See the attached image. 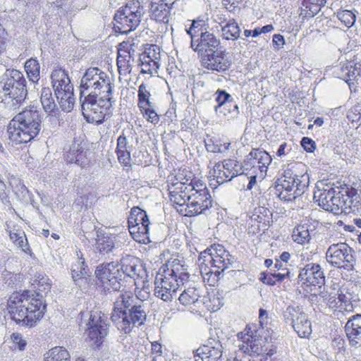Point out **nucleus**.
Segmentation results:
<instances>
[{
    "instance_id": "1",
    "label": "nucleus",
    "mask_w": 361,
    "mask_h": 361,
    "mask_svg": "<svg viewBox=\"0 0 361 361\" xmlns=\"http://www.w3.org/2000/svg\"><path fill=\"white\" fill-rule=\"evenodd\" d=\"M147 314L146 306L140 296L124 292L116 298L111 319L119 331L130 334L135 326L145 323Z\"/></svg>"
},
{
    "instance_id": "2",
    "label": "nucleus",
    "mask_w": 361,
    "mask_h": 361,
    "mask_svg": "<svg viewBox=\"0 0 361 361\" xmlns=\"http://www.w3.org/2000/svg\"><path fill=\"white\" fill-rule=\"evenodd\" d=\"M11 319L23 326H33L44 314L46 304L43 295L27 291L20 296H12L8 301Z\"/></svg>"
},
{
    "instance_id": "3",
    "label": "nucleus",
    "mask_w": 361,
    "mask_h": 361,
    "mask_svg": "<svg viewBox=\"0 0 361 361\" xmlns=\"http://www.w3.org/2000/svg\"><path fill=\"white\" fill-rule=\"evenodd\" d=\"M42 119L40 111L34 105L26 107L16 115L6 130L12 145L27 143L36 137L42 129Z\"/></svg>"
},
{
    "instance_id": "4",
    "label": "nucleus",
    "mask_w": 361,
    "mask_h": 361,
    "mask_svg": "<svg viewBox=\"0 0 361 361\" xmlns=\"http://www.w3.org/2000/svg\"><path fill=\"white\" fill-rule=\"evenodd\" d=\"M145 13V7L139 0L129 1L115 13L114 30L120 34H128L139 26Z\"/></svg>"
},
{
    "instance_id": "5",
    "label": "nucleus",
    "mask_w": 361,
    "mask_h": 361,
    "mask_svg": "<svg viewBox=\"0 0 361 361\" xmlns=\"http://www.w3.org/2000/svg\"><path fill=\"white\" fill-rule=\"evenodd\" d=\"M114 85L110 77L98 68L86 70L80 80V100L85 96L113 93Z\"/></svg>"
},
{
    "instance_id": "6",
    "label": "nucleus",
    "mask_w": 361,
    "mask_h": 361,
    "mask_svg": "<svg viewBox=\"0 0 361 361\" xmlns=\"http://www.w3.org/2000/svg\"><path fill=\"white\" fill-rule=\"evenodd\" d=\"M113 93H105L99 95L85 96L82 103V112L85 118L89 123L101 124L105 119V116L113 105Z\"/></svg>"
},
{
    "instance_id": "7",
    "label": "nucleus",
    "mask_w": 361,
    "mask_h": 361,
    "mask_svg": "<svg viewBox=\"0 0 361 361\" xmlns=\"http://www.w3.org/2000/svg\"><path fill=\"white\" fill-rule=\"evenodd\" d=\"M1 84L6 95L16 106L23 101L27 95L26 80L23 74L16 69L7 70L2 76Z\"/></svg>"
},
{
    "instance_id": "8",
    "label": "nucleus",
    "mask_w": 361,
    "mask_h": 361,
    "mask_svg": "<svg viewBox=\"0 0 361 361\" xmlns=\"http://www.w3.org/2000/svg\"><path fill=\"white\" fill-rule=\"evenodd\" d=\"M354 250L346 243H336L331 245L327 249L326 257L327 262L338 269L347 271L354 269L355 258Z\"/></svg>"
},
{
    "instance_id": "9",
    "label": "nucleus",
    "mask_w": 361,
    "mask_h": 361,
    "mask_svg": "<svg viewBox=\"0 0 361 361\" xmlns=\"http://www.w3.org/2000/svg\"><path fill=\"white\" fill-rule=\"evenodd\" d=\"M188 198V204L184 208L185 216L202 214L212 206V200L209 190L202 183H195V189Z\"/></svg>"
},
{
    "instance_id": "10",
    "label": "nucleus",
    "mask_w": 361,
    "mask_h": 361,
    "mask_svg": "<svg viewBox=\"0 0 361 361\" xmlns=\"http://www.w3.org/2000/svg\"><path fill=\"white\" fill-rule=\"evenodd\" d=\"M286 323L290 322L300 338H309L312 334V322L307 315L299 307L288 306L283 312Z\"/></svg>"
},
{
    "instance_id": "11",
    "label": "nucleus",
    "mask_w": 361,
    "mask_h": 361,
    "mask_svg": "<svg viewBox=\"0 0 361 361\" xmlns=\"http://www.w3.org/2000/svg\"><path fill=\"white\" fill-rule=\"evenodd\" d=\"M118 266V264L111 262L97 267L96 277L106 288H111L114 290L120 289L119 280L121 279L122 274Z\"/></svg>"
},
{
    "instance_id": "12",
    "label": "nucleus",
    "mask_w": 361,
    "mask_h": 361,
    "mask_svg": "<svg viewBox=\"0 0 361 361\" xmlns=\"http://www.w3.org/2000/svg\"><path fill=\"white\" fill-rule=\"evenodd\" d=\"M271 161V157L266 151L253 149L246 156L243 164H242L243 172L247 174L248 171L253 170V173H256L257 170H259L262 173H266Z\"/></svg>"
},
{
    "instance_id": "13",
    "label": "nucleus",
    "mask_w": 361,
    "mask_h": 361,
    "mask_svg": "<svg viewBox=\"0 0 361 361\" xmlns=\"http://www.w3.org/2000/svg\"><path fill=\"white\" fill-rule=\"evenodd\" d=\"M241 174H243L242 164L233 159L225 160L222 164L218 162L213 169V176L219 185L228 182Z\"/></svg>"
},
{
    "instance_id": "14",
    "label": "nucleus",
    "mask_w": 361,
    "mask_h": 361,
    "mask_svg": "<svg viewBox=\"0 0 361 361\" xmlns=\"http://www.w3.org/2000/svg\"><path fill=\"white\" fill-rule=\"evenodd\" d=\"M220 44V39L213 32L203 29L196 39H192L190 47L201 57L218 50Z\"/></svg>"
},
{
    "instance_id": "15",
    "label": "nucleus",
    "mask_w": 361,
    "mask_h": 361,
    "mask_svg": "<svg viewBox=\"0 0 361 361\" xmlns=\"http://www.w3.org/2000/svg\"><path fill=\"white\" fill-rule=\"evenodd\" d=\"M201 63L204 68L224 73L230 68L232 61L225 51L216 50L201 56Z\"/></svg>"
},
{
    "instance_id": "16",
    "label": "nucleus",
    "mask_w": 361,
    "mask_h": 361,
    "mask_svg": "<svg viewBox=\"0 0 361 361\" xmlns=\"http://www.w3.org/2000/svg\"><path fill=\"white\" fill-rule=\"evenodd\" d=\"M279 179H286V180L291 181V183H295V189L293 194L285 195L284 191H281L278 195L281 200L289 202L295 200L304 193L308 176L305 174L298 176L290 169H286L283 170L282 176Z\"/></svg>"
},
{
    "instance_id": "17",
    "label": "nucleus",
    "mask_w": 361,
    "mask_h": 361,
    "mask_svg": "<svg viewBox=\"0 0 361 361\" xmlns=\"http://www.w3.org/2000/svg\"><path fill=\"white\" fill-rule=\"evenodd\" d=\"M119 265L121 267L120 271L126 276L132 278L135 280L143 279L146 275V270L141 260L133 255H126L120 259Z\"/></svg>"
},
{
    "instance_id": "18",
    "label": "nucleus",
    "mask_w": 361,
    "mask_h": 361,
    "mask_svg": "<svg viewBox=\"0 0 361 361\" xmlns=\"http://www.w3.org/2000/svg\"><path fill=\"white\" fill-rule=\"evenodd\" d=\"M88 325L87 338L94 345L99 346L109 333L108 324L104 318L95 313L90 315Z\"/></svg>"
},
{
    "instance_id": "19",
    "label": "nucleus",
    "mask_w": 361,
    "mask_h": 361,
    "mask_svg": "<svg viewBox=\"0 0 361 361\" xmlns=\"http://www.w3.org/2000/svg\"><path fill=\"white\" fill-rule=\"evenodd\" d=\"M298 279L304 284L321 286L324 284V271L319 264L310 263L300 269Z\"/></svg>"
},
{
    "instance_id": "20",
    "label": "nucleus",
    "mask_w": 361,
    "mask_h": 361,
    "mask_svg": "<svg viewBox=\"0 0 361 361\" xmlns=\"http://www.w3.org/2000/svg\"><path fill=\"white\" fill-rule=\"evenodd\" d=\"M344 329L349 345L355 348H361V314L350 317Z\"/></svg>"
},
{
    "instance_id": "21",
    "label": "nucleus",
    "mask_w": 361,
    "mask_h": 361,
    "mask_svg": "<svg viewBox=\"0 0 361 361\" xmlns=\"http://www.w3.org/2000/svg\"><path fill=\"white\" fill-rule=\"evenodd\" d=\"M222 345L213 340L208 345L197 348L194 354L195 361H219L222 356Z\"/></svg>"
},
{
    "instance_id": "22",
    "label": "nucleus",
    "mask_w": 361,
    "mask_h": 361,
    "mask_svg": "<svg viewBox=\"0 0 361 361\" xmlns=\"http://www.w3.org/2000/svg\"><path fill=\"white\" fill-rule=\"evenodd\" d=\"M215 101L218 103L214 106L216 111H218L219 109L224 108V115H228L231 118H234L239 114V109L238 104L233 102L232 96L224 90H217L214 94Z\"/></svg>"
},
{
    "instance_id": "23",
    "label": "nucleus",
    "mask_w": 361,
    "mask_h": 361,
    "mask_svg": "<svg viewBox=\"0 0 361 361\" xmlns=\"http://www.w3.org/2000/svg\"><path fill=\"white\" fill-rule=\"evenodd\" d=\"M169 199L171 202L180 207H186L188 202V196L192 193L195 184L194 185H167Z\"/></svg>"
},
{
    "instance_id": "24",
    "label": "nucleus",
    "mask_w": 361,
    "mask_h": 361,
    "mask_svg": "<svg viewBox=\"0 0 361 361\" xmlns=\"http://www.w3.org/2000/svg\"><path fill=\"white\" fill-rule=\"evenodd\" d=\"M96 248L102 254H108L119 246L118 236L108 232L97 231Z\"/></svg>"
},
{
    "instance_id": "25",
    "label": "nucleus",
    "mask_w": 361,
    "mask_h": 361,
    "mask_svg": "<svg viewBox=\"0 0 361 361\" xmlns=\"http://www.w3.org/2000/svg\"><path fill=\"white\" fill-rule=\"evenodd\" d=\"M242 343L239 345V348L245 353L259 355L267 350V348L262 345L263 341L252 335L247 334L242 337Z\"/></svg>"
},
{
    "instance_id": "26",
    "label": "nucleus",
    "mask_w": 361,
    "mask_h": 361,
    "mask_svg": "<svg viewBox=\"0 0 361 361\" xmlns=\"http://www.w3.org/2000/svg\"><path fill=\"white\" fill-rule=\"evenodd\" d=\"M214 252L210 254L212 266L217 269L214 271L215 274H220L229 267L233 260L230 253L221 245H219V248L214 250Z\"/></svg>"
},
{
    "instance_id": "27",
    "label": "nucleus",
    "mask_w": 361,
    "mask_h": 361,
    "mask_svg": "<svg viewBox=\"0 0 361 361\" xmlns=\"http://www.w3.org/2000/svg\"><path fill=\"white\" fill-rule=\"evenodd\" d=\"M149 13L152 20L159 23H169V7L163 0H151Z\"/></svg>"
},
{
    "instance_id": "28",
    "label": "nucleus",
    "mask_w": 361,
    "mask_h": 361,
    "mask_svg": "<svg viewBox=\"0 0 361 361\" xmlns=\"http://www.w3.org/2000/svg\"><path fill=\"white\" fill-rule=\"evenodd\" d=\"M166 267L167 269H164V271L169 274L171 276L174 277L175 279H178L177 282L180 286L188 281L189 274L187 272V269L181 260L175 259L172 262H168Z\"/></svg>"
},
{
    "instance_id": "29",
    "label": "nucleus",
    "mask_w": 361,
    "mask_h": 361,
    "mask_svg": "<svg viewBox=\"0 0 361 361\" xmlns=\"http://www.w3.org/2000/svg\"><path fill=\"white\" fill-rule=\"evenodd\" d=\"M65 157L67 161L75 163L82 168L87 166L90 160L87 157V150H85L79 144H73Z\"/></svg>"
},
{
    "instance_id": "30",
    "label": "nucleus",
    "mask_w": 361,
    "mask_h": 361,
    "mask_svg": "<svg viewBox=\"0 0 361 361\" xmlns=\"http://www.w3.org/2000/svg\"><path fill=\"white\" fill-rule=\"evenodd\" d=\"M51 78L53 89H56L58 93L61 90L62 86H64V88L68 87V91L73 90V86L71 83V80L65 70L61 68L55 69L51 75Z\"/></svg>"
},
{
    "instance_id": "31",
    "label": "nucleus",
    "mask_w": 361,
    "mask_h": 361,
    "mask_svg": "<svg viewBox=\"0 0 361 361\" xmlns=\"http://www.w3.org/2000/svg\"><path fill=\"white\" fill-rule=\"evenodd\" d=\"M167 185H194L196 181L193 180V174L186 169H179L174 176H169Z\"/></svg>"
},
{
    "instance_id": "32",
    "label": "nucleus",
    "mask_w": 361,
    "mask_h": 361,
    "mask_svg": "<svg viewBox=\"0 0 361 361\" xmlns=\"http://www.w3.org/2000/svg\"><path fill=\"white\" fill-rule=\"evenodd\" d=\"M251 219L259 224V228L266 230L272 223V212L265 207H258L255 208Z\"/></svg>"
},
{
    "instance_id": "33",
    "label": "nucleus",
    "mask_w": 361,
    "mask_h": 361,
    "mask_svg": "<svg viewBox=\"0 0 361 361\" xmlns=\"http://www.w3.org/2000/svg\"><path fill=\"white\" fill-rule=\"evenodd\" d=\"M178 279H175L174 277L171 276L169 274H167L163 270V273L161 272V269L159 272L157 274L154 280V286L158 287L166 286V288L177 290L178 288L180 286V285L177 282Z\"/></svg>"
},
{
    "instance_id": "34",
    "label": "nucleus",
    "mask_w": 361,
    "mask_h": 361,
    "mask_svg": "<svg viewBox=\"0 0 361 361\" xmlns=\"http://www.w3.org/2000/svg\"><path fill=\"white\" fill-rule=\"evenodd\" d=\"M222 37L226 40H236L240 37V29L234 19L229 20L221 26Z\"/></svg>"
},
{
    "instance_id": "35",
    "label": "nucleus",
    "mask_w": 361,
    "mask_h": 361,
    "mask_svg": "<svg viewBox=\"0 0 361 361\" xmlns=\"http://www.w3.org/2000/svg\"><path fill=\"white\" fill-rule=\"evenodd\" d=\"M149 224V220L145 211L138 207L131 209L128 219V225Z\"/></svg>"
},
{
    "instance_id": "36",
    "label": "nucleus",
    "mask_w": 361,
    "mask_h": 361,
    "mask_svg": "<svg viewBox=\"0 0 361 361\" xmlns=\"http://www.w3.org/2000/svg\"><path fill=\"white\" fill-rule=\"evenodd\" d=\"M292 238L294 242L305 245L309 243L311 240L309 228L307 225H298L294 228Z\"/></svg>"
},
{
    "instance_id": "37",
    "label": "nucleus",
    "mask_w": 361,
    "mask_h": 361,
    "mask_svg": "<svg viewBox=\"0 0 361 361\" xmlns=\"http://www.w3.org/2000/svg\"><path fill=\"white\" fill-rule=\"evenodd\" d=\"M44 361H70V355L66 348L58 346L47 353Z\"/></svg>"
},
{
    "instance_id": "38",
    "label": "nucleus",
    "mask_w": 361,
    "mask_h": 361,
    "mask_svg": "<svg viewBox=\"0 0 361 361\" xmlns=\"http://www.w3.org/2000/svg\"><path fill=\"white\" fill-rule=\"evenodd\" d=\"M149 224H142L138 225H128V229L133 238L137 241L145 240L147 238Z\"/></svg>"
},
{
    "instance_id": "39",
    "label": "nucleus",
    "mask_w": 361,
    "mask_h": 361,
    "mask_svg": "<svg viewBox=\"0 0 361 361\" xmlns=\"http://www.w3.org/2000/svg\"><path fill=\"white\" fill-rule=\"evenodd\" d=\"M40 101L46 112H52L56 106L51 90L49 87H44L42 90Z\"/></svg>"
},
{
    "instance_id": "40",
    "label": "nucleus",
    "mask_w": 361,
    "mask_h": 361,
    "mask_svg": "<svg viewBox=\"0 0 361 361\" xmlns=\"http://www.w3.org/2000/svg\"><path fill=\"white\" fill-rule=\"evenodd\" d=\"M200 298L197 290L194 287L185 289L178 298L180 302L183 305H189L196 302Z\"/></svg>"
},
{
    "instance_id": "41",
    "label": "nucleus",
    "mask_w": 361,
    "mask_h": 361,
    "mask_svg": "<svg viewBox=\"0 0 361 361\" xmlns=\"http://www.w3.org/2000/svg\"><path fill=\"white\" fill-rule=\"evenodd\" d=\"M39 64L37 59H30L25 63V70L30 80L37 81L39 78Z\"/></svg>"
},
{
    "instance_id": "42",
    "label": "nucleus",
    "mask_w": 361,
    "mask_h": 361,
    "mask_svg": "<svg viewBox=\"0 0 361 361\" xmlns=\"http://www.w3.org/2000/svg\"><path fill=\"white\" fill-rule=\"evenodd\" d=\"M61 94H63L61 92ZM60 107L65 112H70L73 109L75 104V97L73 95V90H69L66 93H63V95L56 97Z\"/></svg>"
},
{
    "instance_id": "43",
    "label": "nucleus",
    "mask_w": 361,
    "mask_h": 361,
    "mask_svg": "<svg viewBox=\"0 0 361 361\" xmlns=\"http://www.w3.org/2000/svg\"><path fill=\"white\" fill-rule=\"evenodd\" d=\"M336 195V190L334 188L331 186H327L326 188H324L322 191L320 192L319 195V204L322 207L324 210L330 208V202L331 198L334 197V195Z\"/></svg>"
},
{
    "instance_id": "44",
    "label": "nucleus",
    "mask_w": 361,
    "mask_h": 361,
    "mask_svg": "<svg viewBox=\"0 0 361 361\" xmlns=\"http://www.w3.org/2000/svg\"><path fill=\"white\" fill-rule=\"evenodd\" d=\"M138 106L140 109H144L145 106H152V103L149 100L150 92L147 90L146 85L142 83L138 87Z\"/></svg>"
},
{
    "instance_id": "45",
    "label": "nucleus",
    "mask_w": 361,
    "mask_h": 361,
    "mask_svg": "<svg viewBox=\"0 0 361 361\" xmlns=\"http://www.w3.org/2000/svg\"><path fill=\"white\" fill-rule=\"evenodd\" d=\"M11 240L18 247L22 249L23 252L27 253L30 251L28 245L27 240L25 237L24 232L20 231L19 233L16 232H10L9 234Z\"/></svg>"
},
{
    "instance_id": "46",
    "label": "nucleus",
    "mask_w": 361,
    "mask_h": 361,
    "mask_svg": "<svg viewBox=\"0 0 361 361\" xmlns=\"http://www.w3.org/2000/svg\"><path fill=\"white\" fill-rule=\"evenodd\" d=\"M338 19L347 27H351L355 22V14L349 10L339 11L336 13Z\"/></svg>"
},
{
    "instance_id": "47",
    "label": "nucleus",
    "mask_w": 361,
    "mask_h": 361,
    "mask_svg": "<svg viewBox=\"0 0 361 361\" xmlns=\"http://www.w3.org/2000/svg\"><path fill=\"white\" fill-rule=\"evenodd\" d=\"M154 295L156 297L161 299L163 301L166 302H171L173 298L176 295V290H171L166 286L162 287H158L157 286H154Z\"/></svg>"
},
{
    "instance_id": "48",
    "label": "nucleus",
    "mask_w": 361,
    "mask_h": 361,
    "mask_svg": "<svg viewBox=\"0 0 361 361\" xmlns=\"http://www.w3.org/2000/svg\"><path fill=\"white\" fill-rule=\"evenodd\" d=\"M140 58H145L148 61H157V63H159L161 59L159 47L154 44L150 45V47L146 49L142 53Z\"/></svg>"
},
{
    "instance_id": "49",
    "label": "nucleus",
    "mask_w": 361,
    "mask_h": 361,
    "mask_svg": "<svg viewBox=\"0 0 361 361\" xmlns=\"http://www.w3.org/2000/svg\"><path fill=\"white\" fill-rule=\"evenodd\" d=\"M326 2V0H303L302 5L308 9L310 15L313 17L319 13Z\"/></svg>"
},
{
    "instance_id": "50",
    "label": "nucleus",
    "mask_w": 361,
    "mask_h": 361,
    "mask_svg": "<svg viewBox=\"0 0 361 361\" xmlns=\"http://www.w3.org/2000/svg\"><path fill=\"white\" fill-rule=\"evenodd\" d=\"M87 267L84 258L79 257L78 254V261L72 265L71 268L72 278L75 279L80 275H87Z\"/></svg>"
},
{
    "instance_id": "51",
    "label": "nucleus",
    "mask_w": 361,
    "mask_h": 361,
    "mask_svg": "<svg viewBox=\"0 0 361 361\" xmlns=\"http://www.w3.org/2000/svg\"><path fill=\"white\" fill-rule=\"evenodd\" d=\"M140 62L141 73H147L151 75L157 73L160 66V63H157V61H148L145 58H140Z\"/></svg>"
},
{
    "instance_id": "52",
    "label": "nucleus",
    "mask_w": 361,
    "mask_h": 361,
    "mask_svg": "<svg viewBox=\"0 0 361 361\" xmlns=\"http://www.w3.org/2000/svg\"><path fill=\"white\" fill-rule=\"evenodd\" d=\"M130 55L129 54L123 55L118 53L117 56V66L120 73L121 71L130 72Z\"/></svg>"
},
{
    "instance_id": "53",
    "label": "nucleus",
    "mask_w": 361,
    "mask_h": 361,
    "mask_svg": "<svg viewBox=\"0 0 361 361\" xmlns=\"http://www.w3.org/2000/svg\"><path fill=\"white\" fill-rule=\"evenodd\" d=\"M276 183V190L280 192L284 191L285 195L293 194L292 191L295 188V183H291L286 179H278Z\"/></svg>"
},
{
    "instance_id": "54",
    "label": "nucleus",
    "mask_w": 361,
    "mask_h": 361,
    "mask_svg": "<svg viewBox=\"0 0 361 361\" xmlns=\"http://www.w3.org/2000/svg\"><path fill=\"white\" fill-rule=\"evenodd\" d=\"M345 200L344 199V194H338L336 192V195H334V197L331 198L330 204V208L326 209V211L329 212H337L342 203H345Z\"/></svg>"
},
{
    "instance_id": "55",
    "label": "nucleus",
    "mask_w": 361,
    "mask_h": 361,
    "mask_svg": "<svg viewBox=\"0 0 361 361\" xmlns=\"http://www.w3.org/2000/svg\"><path fill=\"white\" fill-rule=\"evenodd\" d=\"M142 114L146 117L147 120L154 124L159 122V118L155 110L154 109L153 104L152 106H145L144 109H140Z\"/></svg>"
},
{
    "instance_id": "56",
    "label": "nucleus",
    "mask_w": 361,
    "mask_h": 361,
    "mask_svg": "<svg viewBox=\"0 0 361 361\" xmlns=\"http://www.w3.org/2000/svg\"><path fill=\"white\" fill-rule=\"evenodd\" d=\"M230 145L229 142L216 145L206 143L205 147L208 152L213 153H224L228 149Z\"/></svg>"
},
{
    "instance_id": "57",
    "label": "nucleus",
    "mask_w": 361,
    "mask_h": 361,
    "mask_svg": "<svg viewBox=\"0 0 361 361\" xmlns=\"http://www.w3.org/2000/svg\"><path fill=\"white\" fill-rule=\"evenodd\" d=\"M347 118L352 122H357L361 118V104H355L347 114Z\"/></svg>"
},
{
    "instance_id": "58",
    "label": "nucleus",
    "mask_w": 361,
    "mask_h": 361,
    "mask_svg": "<svg viewBox=\"0 0 361 361\" xmlns=\"http://www.w3.org/2000/svg\"><path fill=\"white\" fill-rule=\"evenodd\" d=\"M11 339L13 341V343L15 345H16V346L20 350H23L25 349L27 343L26 341L23 339V336L20 333H13L11 335Z\"/></svg>"
},
{
    "instance_id": "59",
    "label": "nucleus",
    "mask_w": 361,
    "mask_h": 361,
    "mask_svg": "<svg viewBox=\"0 0 361 361\" xmlns=\"http://www.w3.org/2000/svg\"><path fill=\"white\" fill-rule=\"evenodd\" d=\"M116 154L119 161L127 165L130 162V152L129 149H116Z\"/></svg>"
},
{
    "instance_id": "60",
    "label": "nucleus",
    "mask_w": 361,
    "mask_h": 361,
    "mask_svg": "<svg viewBox=\"0 0 361 361\" xmlns=\"http://www.w3.org/2000/svg\"><path fill=\"white\" fill-rule=\"evenodd\" d=\"M130 148L127 140L126 130L122 132V134L117 139L116 149H129Z\"/></svg>"
},
{
    "instance_id": "61",
    "label": "nucleus",
    "mask_w": 361,
    "mask_h": 361,
    "mask_svg": "<svg viewBox=\"0 0 361 361\" xmlns=\"http://www.w3.org/2000/svg\"><path fill=\"white\" fill-rule=\"evenodd\" d=\"M73 279L80 289H86L89 286V281L90 280V276L87 275H80V276Z\"/></svg>"
},
{
    "instance_id": "62",
    "label": "nucleus",
    "mask_w": 361,
    "mask_h": 361,
    "mask_svg": "<svg viewBox=\"0 0 361 361\" xmlns=\"http://www.w3.org/2000/svg\"><path fill=\"white\" fill-rule=\"evenodd\" d=\"M301 145L307 152H312L315 149V142L311 138L304 137L301 140Z\"/></svg>"
},
{
    "instance_id": "63",
    "label": "nucleus",
    "mask_w": 361,
    "mask_h": 361,
    "mask_svg": "<svg viewBox=\"0 0 361 361\" xmlns=\"http://www.w3.org/2000/svg\"><path fill=\"white\" fill-rule=\"evenodd\" d=\"M67 0H56L52 4L53 8L57 9V14L62 15L64 14L66 11L67 6H66Z\"/></svg>"
},
{
    "instance_id": "64",
    "label": "nucleus",
    "mask_w": 361,
    "mask_h": 361,
    "mask_svg": "<svg viewBox=\"0 0 361 361\" xmlns=\"http://www.w3.org/2000/svg\"><path fill=\"white\" fill-rule=\"evenodd\" d=\"M259 279L264 283L269 286H273L276 283V281L274 279V277L273 276V274H267L264 272L261 273Z\"/></svg>"
}]
</instances>
